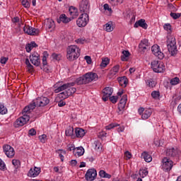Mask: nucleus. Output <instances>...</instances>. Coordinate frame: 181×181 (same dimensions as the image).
<instances>
[{
    "mask_svg": "<svg viewBox=\"0 0 181 181\" xmlns=\"http://www.w3.org/2000/svg\"><path fill=\"white\" fill-rule=\"evenodd\" d=\"M177 153H179L177 148H168L166 151V156H169V158H175V156H177Z\"/></svg>",
    "mask_w": 181,
    "mask_h": 181,
    "instance_id": "412c9836",
    "label": "nucleus"
},
{
    "mask_svg": "<svg viewBox=\"0 0 181 181\" xmlns=\"http://www.w3.org/2000/svg\"><path fill=\"white\" fill-rule=\"evenodd\" d=\"M163 28L165 29V30H167V32H168V33H170V34L172 33V25H170V23H165L163 25Z\"/></svg>",
    "mask_w": 181,
    "mask_h": 181,
    "instance_id": "58836bf2",
    "label": "nucleus"
},
{
    "mask_svg": "<svg viewBox=\"0 0 181 181\" xmlns=\"http://www.w3.org/2000/svg\"><path fill=\"white\" fill-rule=\"evenodd\" d=\"M73 153L74 156H83L84 155V148L83 146L75 148Z\"/></svg>",
    "mask_w": 181,
    "mask_h": 181,
    "instance_id": "5701e85b",
    "label": "nucleus"
},
{
    "mask_svg": "<svg viewBox=\"0 0 181 181\" xmlns=\"http://www.w3.org/2000/svg\"><path fill=\"white\" fill-rule=\"evenodd\" d=\"M75 134H76V138H83V136L86 135V130L80 127H77L75 129Z\"/></svg>",
    "mask_w": 181,
    "mask_h": 181,
    "instance_id": "b1692460",
    "label": "nucleus"
},
{
    "mask_svg": "<svg viewBox=\"0 0 181 181\" xmlns=\"http://www.w3.org/2000/svg\"><path fill=\"white\" fill-rule=\"evenodd\" d=\"M25 64L27 66L28 71L29 73H33V71H35V69H33V65L30 64L28 58L25 59Z\"/></svg>",
    "mask_w": 181,
    "mask_h": 181,
    "instance_id": "c85d7f7f",
    "label": "nucleus"
},
{
    "mask_svg": "<svg viewBox=\"0 0 181 181\" xmlns=\"http://www.w3.org/2000/svg\"><path fill=\"white\" fill-rule=\"evenodd\" d=\"M29 119H30V117L29 115H23V117H21L16 119V124L17 126L16 127H23V125L28 124Z\"/></svg>",
    "mask_w": 181,
    "mask_h": 181,
    "instance_id": "ddd939ff",
    "label": "nucleus"
},
{
    "mask_svg": "<svg viewBox=\"0 0 181 181\" xmlns=\"http://www.w3.org/2000/svg\"><path fill=\"white\" fill-rule=\"evenodd\" d=\"M103 8H104L105 11H108L109 12H111V11H112V9H111V8H110V6L108 5V4H104Z\"/></svg>",
    "mask_w": 181,
    "mask_h": 181,
    "instance_id": "0e129e2a",
    "label": "nucleus"
},
{
    "mask_svg": "<svg viewBox=\"0 0 181 181\" xmlns=\"http://www.w3.org/2000/svg\"><path fill=\"white\" fill-rule=\"evenodd\" d=\"M49 103L50 100L46 97H40L36 99L37 107H45Z\"/></svg>",
    "mask_w": 181,
    "mask_h": 181,
    "instance_id": "f3484780",
    "label": "nucleus"
},
{
    "mask_svg": "<svg viewBox=\"0 0 181 181\" xmlns=\"http://www.w3.org/2000/svg\"><path fill=\"white\" fill-rule=\"evenodd\" d=\"M76 43H79L80 45H84V42H86V39L78 38L75 40Z\"/></svg>",
    "mask_w": 181,
    "mask_h": 181,
    "instance_id": "bf43d9fd",
    "label": "nucleus"
},
{
    "mask_svg": "<svg viewBox=\"0 0 181 181\" xmlns=\"http://www.w3.org/2000/svg\"><path fill=\"white\" fill-rule=\"evenodd\" d=\"M109 100H110L112 104H116V103L118 101V96H110Z\"/></svg>",
    "mask_w": 181,
    "mask_h": 181,
    "instance_id": "603ef678",
    "label": "nucleus"
},
{
    "mask_svg": "<svg viewBox=\"0 0 181 181\" xmlns=\"http://www.w3.org/2000/svg\"><path fill=\"white\" fill-rule=\"evenodd\" d=\"M127 101H128V95H124L118 104L117 112L119 115L124 114V110L125 109V105H127Z\"/></svg>",
    "mask_w": 181,
    "mask_h": 181,
    "instance_id": "6e6552de",
    "label": "nucleus"
},
{
    "mask_svg": "<svg viewBox=\"0 0 181 181\" xmlns=\"http://www.w3.org/2000/svg\"><path fill=\"white\" fill-rule=\"evenodd\" d=\"M167 49L171 56H176L177 54V47H176V39L171 36L167 37Z\"/></svg>",
    "mask_w": 181,
    "mask_h": 181,
    "instance_id": "7ed1b4c3",
    "label": "nucleus"
},
{
    "mask_svg": "<svg viewBox=\"0 0 181 181\" xmlns=\"http://www.w3.org/2000/svg\"><path fill=\"white\" fill-rule=\"evenodd\" d=\"M142 28V29H148V24L146 23L145 19L141 18L139 21H137L134 25V28Z\"/></svg>",
    "mask_w": 181,
    "mask_h": 181,
    "instance_id": "aec40b11",
    "label": "nucleus"
},
{
    "mask_svg": "<svg viewBox=\"0 0 181 181\" xmlns=\"http://www.w3.org/2000/svg\"><path fill=\"white\" fill-rule=\"evenodd\" d=\"M151 66L154 73H163L165 71V64L162 62L154 60L151 62Z\"/></svg>",
    "mask_w": 181,
    "mask_h": 181,
    "instance_id": "20e7f679",
    "label": "nucleus"
},
{
    "mask_svg": "<svg viewBox=\"0 0 181 181\" xmlns=\"http://www.w3.org/2000/svg\"><path fill=\"white\" fill-rule=\"evenodd\" d=\"M47 57H49V54L47 51L43 52L42 56V66L44 71L48 72L49 71V66H47Z\"/></svg>",
    "mask_w": 181,
    "mask_h": 181,
    "instance_id": "6ab92c4d",
    "label": "nucleus"
},
{
    "mask_svg": "<svg viewBox=\"0 0 181 181\" xmlns=\"http://www.w3.org/2000/svg\"><path fill=\"white\" fill-rule=\"evenodd\" d=\"M161 162V169L163 170V172H170V170H172V168H173V161L170 160V158L164 157Z\"/></svg>",
    "mask_w": 181,
    "mask_h": 181,
    "instance_id": "39448f33",
    "label": "nucleus"
},
{
    "mask_svg": "<svg viewBox=\"0 0 181 181\" xmlns=\"http://www.w3.org/2000/svg\"><path fill=\"white\" fill-rule=\"evenodd\" d=\"M5 169H6V165H5L4 160L0 158V170L5 171Z\"/></svg>",
    "mask_w": 181,
    "mask_h": 181,
    "instance_id": "3c124183",
    "label": "nucleus"
},
{
    "mask_svg": "<svg viewBox=\"0 0 181 181\" xmlns=\"http://www.w3.org/2000/svg\"><path fill=\"white\" fill-rule=\"evenodd\" d=\"M97 177V170L95 169H89L85 175V179L87 181H93Z\"/></svg>",
    "mask_w": 181,
    "mask_h": 181,
    "instance_id": "f8f14e48",
    "label": "nucleus"
},
{
    "mask_svg": "<svg viewBox=\"0 0 181 181\" xmlns=\"http://www.w3.org/2000/svg\"><path fill=\"white\" fill-rule=\"evenodd\" d=\"M40 168L35 167L33 169L30 168L28 173V176L29 177H36V176H39L40 175Z\"/></svg>",
    "mask_w": 181,
    "mask_h": 181,
    "instance_id": "a211bd4d",
    "label": "nucleus"
},
{
    "mask_svg": "<svg viewBox=\"0 0 181 181\" xmlns=\"http://www.w3.org/2000/svg\"><path fill=\"white\" fill-rule=\"evenodd\" d=\"M23 115H29L28 114H30V109L28 106H25L23 111H22Z\"/></svg>",
    "mask_w": 181,
    "mask_h": 181,
    "instance_id": "09e8293b",
    "label": "nucleus"
},
{
    "mask_svg": "<svg viewBox=\"0 0 181 181\" xmlns=\"http://www.w3.org/2000/svg\"><path fill=\"white\" fill-rule=\"evenodd\" d=\"M148 170L146 169H140L139 175L141 177H146V176H148Z\"/></svg>",
    "mask_w": 181,
    "mask_h": 181,
    "instance_id": "79ce46f5",
    "label": "nucleus"
},
{
    "mask_svg": "<svg viewBox=\"0 0 181 181\" xmlns=\"http://www.w3.org/2000/svg\"><path fill=\"white\" fill-rule=\"evenodd\" d=\"M64 105H66V102L61 99L58 103V107H64Z\"/></svg>",
    "mask_w": 181,
    "mask_h": 181,
    "instance_id": "338daca9",
    "label": "nucleus"
},
{
    "mask_svg": "<svg viewBox=\"0 0 181 181\" xmlns=\"http://www.w3.org/2000/svg\"><path fill=\"white\" fill-rule=\"evenodd\" d=\"M117 80L121 87H127L128 85V78L127 76L119 77Z\"/></svg>",
    "mask_w": 181,
    "mask_h": 181,
    "instance_id": "393cba45",
    "label": "nucleus"
},
{
    "mask_svg": "<svg viewBox=\"0 0 181 181\" xmlns=\"http://www.w3.org/2000/svg\"><path fill=\"white\" fill-rule=\"evenodd\" d=\"M21 4L24 8H30V3L28 0H22Z\"/></svg>",
    "mask_w": 181,
    "mask_h": 181,
    "instance_id": "8fccbe9b",
    "label": "nucleus"
},
{
    "mask_svg": "<svg viewBox=\"0 0 181 181\" xmlns=\"http://www.w3.org/2000/svg\"><path fill=\"white\" fill-rule=\"evenodd\" d=\"M170 15L171 18H173V19H179V18H180V16H181V13H179L171 12Z\"/></svg>",
    "mask_w": 181,
    "mask_h": 181,
    "instance_id": "49530a36",
    "label": "nucleus"
},
{
    "mask_svg": "<svg viewBox=\"0 0 181 181\" xmlns=\"http://www.w3.org/2000/svg\"><path fill=\"white\" fill-rule=\"evenodd\" d=\"M151 51L153 54L156 56V57H158L160 60H163V59L165 58V54L160 51V48L159 45H154L151 47Z\"/></svg>",
    "mask_w": 181,
    "mask_h": 181,
    "instance_id": "0eeeda50",
    "label": "nucleus"
},
{
    "mask_svg": "<svg viewBox=\"0 0 181 181\" xmlns=\"http://www.w3.org/2000/svg\"><path fill=\"white\" fill-rule=\"evenodd\" d=\"M67 148H68V151H73V152H74V150H76V147H74V145L73 144H69L67 146Z\"/></svg>",
    "mask_w": 181,
    "mask_h": 181,
    "instance_id": "e2e57ef3",
    "label": "nucleus"
},
{
    "mask_svg": "<svg viewBox=\"0 0 181 181\" xmlns=\"http://www.w3.org/2000/svg\"><path fill=\"white\" fill-rule=\"evenodd\" d=\"M46 138H47V136L46 134H42L39 136V139L42 144H45L46 142Z\"/></svg>",
    "mask_w": 181,
    "mask_h": 181,
    "instance_id": "5fc2aeb1",
    "label": "nucleus"
},
{
    "mask_svg": "<svg viewBox=\"0 0 181 181\" xmlns=\"http://www.w3.org/2000/svg\"><path fill=\"white\" fill-rule=\"evenodd\" d=\"M30 61L34 66L39 67L40 66V55L37 52H34L29 57Z\"/></svg>",
    "mask_w": 181,
    "mask_h": 181,
    "instance_id": "9d476101",
    "label": "nucleus"
},
{
    "mask_svg": "<svg viewBox=\"0 0 181 181\" xmlns=\"http://www.w3.org/2000/svg\"><path fill=\"white\" fill-rule=\"evenodd\" d=\"M94 145H95V149L98 150L101 146V143H100V141H95Z\"/></svg>",
    "mask_w": 181,
    "mask_h": 181,
    "instance_id": "052dcab7",
    "label": "nucleus"
},
{
    "mask_svg": "<svg viewBox=\"0 0 181 181\" xmlns=\"http://www.w3.org/2000/svg\"><path fill=\"white\" fill-rule=\"evenodd\" d=\"M57 153H59V156L62 160V162L64 161V156L63 155H66V151L63 150V149H59L57 151H56Z\"/></svg>",
    "mask_w": 181,
    "mask_h": 181,
    "instance_id": "7c9ffc66",
    "label": "nucleus"
},
{
    "mask_svg": "<svg viewBox=\"0 0 181 181\" xmlns=\"http://www.w3.org/2000/svg\"><path fill=\"white\" fill-rule=\"evenodd\" d=\"M85 60L86 61V62L88 63V64H91V63H92L91 57H90V56H86V57H85Z\"/></svg>",
    "mask_w": 181,
    "mask_h": 181,
    "instance_id": "69168bd1",
    "label": "nucleus"
},
{
    "mask_svg": "<svg viewBox=\"0 0 181 181\" xmlns=\"http://www.w3.org/2000/svg\"><path fill=\"white\" fill-rule=\"evenodd\" d=\"M28 107L30 109V111H33V110H35V108L37 107V104L36 103V100H34L33 103H30Z\"/></svg>",
    "mask_w": 181,
    "mask_h": 181,
    "instance_id": "de8ad7c7",
    "label": "nucleus"
},
{
    "mask_svg": "<svg viewBox=\"0 0 181 181\" xmlns=\"http://www.w3.org/2000/svg\"><path fill=\"white\" fill-rule=\"evenodd\" d=\"M66 52V57L68 60H70L71 62L76 60V59L80 57L81 49L78 47H77V45H70L68 47Z\"/></svg>",
    "mask_w": 181,
    "mask_h": 181,
    "instance_id": "f03ea898",
    "label": "nucleus"
},
{
    "mask_svg": "<svg viewBox=\"0 0 181 181\" xmlns=\"http://www.w3.org/2000/svg\"><path fill=\"white\" fill-rule=\"evenodd\" d=\"M139 49L141 52H145L147 49H151V44L148 39H144L139 45Z\"/></svg>",
    "mask_w": 181,
    "mask_h": 181,
    "instance_id": "dca6fc26",
    "label": "nucleus"
},
{
    "mask_svg": "<svg viewBox=\"0 0 181 181\" xmlns=\"http://www.w3.org/2000/svg\"><path fill=\"white\" fill-rule=\"evenodd\" d=\"M23 31L27 33V35H30L31 36H35L39 35V30L35 28L26 25L23 28Z\"/></svg>",
    "mask_w": 181,
    "mask_h": 181,
    "instance_id": "2eb2a0df",
    "label": "nucleus"
},
{
    "mask_svg": "<svg viewBox=\"0 0 181 181\" xmlns=\"http://www.w3.org/2000/svg\"><path fill=\"white\" fill-rule=\"evenodd\" d=\"M8 59V57H2L1 58L0 63H1V64H6Z\"/></svg>",
    "mask_w": 181,
    "mask_h": 181,
    "instance_id": "13d9d810",
    "label": "nucleus"
},
{
    "mask_svg": "<svg viewBox=\"0 0 181 181\" xmlns=\"http://www.w3.org/2000/svg\"><path fill=\"white\" fill-rule=\"evenodd\" d=\"M73 134H74V129L73 127H69L65 131L66 136H71Z\"/></svg>",
    "mask_w": 181,
    "mask_h": 181,
    "instance_id": "e433bc0d",
    "label": "nucleus"
},
{
    "mask_svg": "<svg viewBox=\"0 0 181 181\" xmlns=\"http://www.w3.org/2000/svg\"><path fill=\"white\" fill-rule=\"evenodd\" d=\"M70 21H71V18H68L66 14H62L59 18L57 19V22L58 23H62V22L63 23H69V22H70Z\"/></svg>",
    "mask_w": 181,
    "mask_h": 181,
    "instance_id": "4be33fe9",
    "label": "nucleus"
},
{
    "mask_svg": "<svg viewBox=\"0 0 181 181\" xmlns=\"http://www.w3.org/2000/svg\"><path fill=\"white\" fill-rule=\"evenodd\" d=\"M179 81H180V79H179L177 77H175L174 78L171 79L170 84L171 86H176L179 84Z\"/></svg>",
    "mask_w": 181,
    "mask_h": 181,
    "instance_id": "37998d69",
    "label": "nucleus"
},
{
    "mask_svg": "<svg viewBox=\"0 0 181 181\" xmlns=\"http://www.w3.org/2000/svg\"><path fill=\"white\" fill-rule=\"evenodd\" d=\"M52 59H54V60H57V62H59L62 59V55L60 54L53 53L52 54Z\"/></svg>",
    "mask_w": 181,
    "mask_h": 181,
    "instance_id": "c03bdc74",
    "label": "nucleus"
},
{
    "mask_svg": "<svg viewBox=\"0 0 181 181\" xmlns=\"http://www.w3.org/2000/svg\"><path fill=\"white\" fill-rule=\"evenodd\" d=\"M69 12L72 16H78V12L77 11V8L74 6H71L69 8Z\"/></svg>",
    "mask_w": 181,
    "mask_h": 181,
    "instance_id": "473e14b6",
    "label": "nucleus"
},
{
    "mask_svg": "<svg viewBox=\"0 0 181 181\" xmlns=\"http://www.w3.org/2000/svg\"><path fill=\"white\" fill-rule=\"evenodd\" d=\"M68 89L65 91H66V94H68V96L70 97V95H73L74 93L77 91V89L76 88H73L71 86L67 88Z\"/></svg>",
    "mask_w": 181,
    "mask_h": 181,
    "instance_id": "2f4dec72",
    "label": "nucleus"
},
{
    "mask_svg": "<svg viewBox=\"0 0 181 181\" xmlns=\"http://www.w3.org/2000/svg\"><path fill=\"white\" fill-rule=\"evenodd\" d=\"M3 149L7 158H13L15 156V149H13V147L11 146L10 145L6 144L3 146Z\"/></svg>",
    "mask_w": 181,
    "mask_h": 181,
    "instance_id": "9b49d317",
    "label": "nucleus"
},
{
    "mask_svg": "<svg viewBox=\"0 0 181 181\" xmlns=\"http://www.w3.org/2000/svg\"><path fill=\"white\" fill-rule=\"evenodd\" d=\"M122 54L121 56V60L122 62H127V57H129L131 56V53H129V51L124 50L122 51Z\"/></svg>",
    "mask_w": 181,
    "mask_h": 181,
    "instance_id": "c756f323",
    "label": "nucleus"
},
{
    "mask_svg": "<svg viewBox=\"0 0 181 181\" xmlns=\"http://www.w3.org/2000/svg\"><path fill=\"white\" fill-rule=\"evenodd\" d=\"M124 0H110L112 5H118V4H122Z\"/></svg>",
    "mask_w": 181,
    "mask_h": 181,
    "instance_id": "864d4df0",
    "label": "nucleus"
},
{
    "mask_svg": "<svg viewBox=\"0 0 181 181\" xmlns=\"http://www.w3.org/2000/svg\"><path fill=\"white\" fill-rule=\"evenodd\" d=\"M58 98H59L60 100H66V98H69V95L65 90L58 94Z\"/></svg>",
    "mask_w": 181,
    "mask_h": 181,
    "instance_id": "72a5a7b5",
    "label": "nucleus"
},
{
    "mask_svg": "<svg viewBox=\"0 0 181 181\" xmlns=\"http://www.w3.org/2000/svg\"><path fill=\"white\" fill-rule=\"evenodd\" d=\"M12 164L13 165L15 168L14 173H16L18 172V169L21 168V161L19 160L13 159L12 160Z\"/></svg>",
    "mask_w": 181,
    "mask_h": 181,
    "instance_id": "cd10ccee",
    "label": "nucleus"
},
{
    "mask_svg": "<svg viewBox=\"0 0 181 181\" xmlns=\"http://www.w3.org/2000/svg\"><path fill=\"white\" fill-rule=\"evenodd\" d=\"M110 63V59L108 58H105L103 60H102V62L100 64V67H107V65Z\"/></svg>",
    "mask_w": 181,
    "mask_h": 181,
    "instance_id": "a19ab883",
    "label": "nucleus"
},
{
    "mask_svg": "<svg viewBox=\"0 0 181 181\" xmlns=\"http://www.w3.org/2000/svg\"><path fill=\"white\" fill-rule=\"evenodd\" d=\"M151 115H152V110L147 109L144 110V113L141 115V118L142 119H148Z\"/></svg>",
    "mask_w": 181,
    "mask_h": 181,
    "instance_id": "a878e982",
    "label": "nucleus"
},
{
    "mask_svg": "<svg viewBox=\"0 0 181 181\" xmlns=\"http://www.w3.org/2000/svg\"><path fill=\"white\" fill-rule=\"evenodd\" d=\"M29 135H31V136H33L36 135V130L35 129H30L28 132Z\"/></svg>",
    "mask_w": 181,
    "mask_h": 181,
    "instance_id": "680f3d73",
    "label": "nucleus"
},
{
    "mask_svg": "<svg viewBox=\"0 0 181 181\" xmlns=\"http://www.w3.org/2000/svg\"><path fill=\"white\" fill-rule=\"evenodd\" d=\"M97 80H98V75L96 73L88 72L83 76L78 78L75 82L67 83L58 87L55 89V93H60V91L67 90L69 87H73L76 84L81 86V84H88L91 81H95Z\"/></svg>",
    "mask_w": 181,
    "mask_h": 181,
    "instance_id": "f257e3e1",
    "label": "nucleus"
},
{
    "mask_svg": "<svg viewBox=\"0 0 181 181\" xmlns=\"http://www.w3.org/2000/svg\"><path fill=\"white\" fill-rule=\"evenodd\" d=\"M146 83L148 87H151L152 88L156 86V81H153L152 79L147 80Z\"/></svg>",
    "mask_w": 181,
    "mask_h": 181,
    "instance_id": "ea45409f",
    "label": "nucleus"
},
{
    "mask_svg": "<svg viewBox=\"0 0 181 181\" xmlns=\"http://www.w3.org/2000/svg\"><path fill=\"white\" fill-rule=\"evenodd\" d=\"M32 49H33V47H32V45H30V43L27 44L25 45V50L28 53H30V52H32Z\"/></svg>",
    "mask_w": 181,
    "mask_h": 181,
    "instance_id": "6e6d98bb",
    "label": "nucleus"
},
{
    "mask_svg": "<svg viewBox=\"0 0 181 181\" xmlns=\"http://www.w3.org/2000/svg\"><path fill=\"white\" fill-rule=\"evenodd\" d=\"M54 21L52 20L48 21V24H47L48 29H52V28H54Z\"/></svg>",
    "mask_w": 181,
    "mask_h": 181,
    "instance_id": "4d7b16f0",
    "label": "nucleus"
},
{
    "mask_svg": "<svg viewBox=\"0 0 181 181\" xmlns=\"http://www.w3.org/2000/svg\"><path fill=\"white\" fill-rule=\"evenodd\" d=\"M80 12L88 13L90 12V1L88 0H82L79 4Z\"/></svg>",
    "mask_w": 181,
    "mask_h": 181,
    "instance_id": "1a4fd4ad",
    "label": "nucleus"
},
{
    "mask_svg": "<svg viewBox=\"0 0 181 181\" xmlns=\"http://www.w3.org/2000/svg\"><path fill=\"white\" fill-rule=\"evenodd\" d=\"M90 18L88 13H82L76 21V25L78 28H84L87 26Z\"/></svg>",
    "mask_w": 181,
    "mask_h": 181,
    "instance_id": "423d86ee",
    "label": "nucleus"
},
{
    "mask_svg": "<svg viewBox=\"0 0 181 181\" xmlns=\"http://www.w3.org/2000/svg\"><path fill=\"white\" fill-rule=\"evenodd\" d=\"M8 112V109L5 107V105L4 103H0V114H2V115L6 114Z\"/></svg>",
    "mask_w": 181,
    "mask_h": 181,
    "instance_id": "f704fd0d",
    "label": "nucleus"
},
{
    "mask_svg": "<svg viewBox=\"0 0 181 181\" xmlns=\"http://www.w3.org/2000/svg\"><path fill=\"white\" fill-rule=\"evenodd\" d=\"M141 156L144 158L145 162L149 163V162H152V156L149 155L146 151L142 153Z\"/></svg>",
    "mask_w": 181,
    "mask_h": 181,
    "instance_id": "bb28decb",
    "label": "nucleus"
},
{
    "mask_svg": "<svg viewBox=\"0 0 181 181\" xmlns=\"http://www.w3.org/2000/svg\"><path fill=\"white\" fill-rule=\"evenodd\" d=\"M151 97L154 98V100H158V98L160 97V93L158 90H154L151 93Z\"/></svg>",
    "mask_w": 181,
    "mask_h": 181,
    "instance_id": "4c0bfd02",
    "label": "nucleus"
},
{
    "mask_svg": "<svg viewBox=\"0 0 181 181\" xmlns=\"http://www.w3.org/2000/svg\"><path fill=\"white\" fill-rule=\"evenodd\" d=\"M112 70L114 73H118V71L119 70V65H116L112 68Z\"/></svg>",
    "mask_w": 181,
    "mask_h": 181,
    "instance_id": "774afa93",
    "label": "nucleus"
},
{
    "mask_svg": "<svg viewBox=\"0 0 181 181\" xmlns=\"http://www.w3.org/2000/svg\"><path fill=\"white\" fill-rule=\"evenodd\" d=\"M116 127H119V124L117 123H111L109 125L106 126L105 128L106 129L110 131V129H112V128H115Z\"/></svg>",
    "mask_w": 181,
    "mask_h": 181,
    "instance_id": "a18cd8bd",
    "label": "nucleus"
},
{
    "mask_svg": "<svg viewBox=\"0 0 181 181\" xmlns=\"http://www.w3.org/2000/svg\"><path fill=\"white\" fill-rule=\"evenodd\" d=\"M112 93H114V89L111 87H106L103 89V101H108V98L112 95Z\"/></svg>",
    "mask_w": 181,
    "mask_h": 181,
    "instance_id": "4468645a",
    "label": "nucleus"
},
{
    "mask_svg": "<svg viewBox=\"0 0 181 181\" xmlns=\"http://www.w3.org/2000/svg\"><path fill=\"white\" fill-rule=\"evenodd\" d=\"M105 30L106 32H112L114 30V28H112V23L109 22L105 24Z\"/></svg>",
    "mask_w": 181,
    "mask_h": 181,
    "instance_id": "c9c22d12",
    "label": "nucleus"
}]
</instances>
